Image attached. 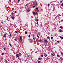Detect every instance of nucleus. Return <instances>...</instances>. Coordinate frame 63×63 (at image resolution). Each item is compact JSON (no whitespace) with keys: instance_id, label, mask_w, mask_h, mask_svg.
<instances>
[{"instance_id":"15","label":"nucleus","mask_w":63,"mask_h":63,"mask_svg":"<svg viewBox=\"0 0 63 63\" xmlns=\"http://www.w3.org/2000/svg\"><path fill=\"white\" fill-rule=\"evenodd\" d=\"M25 34H27V32H25Z\"/></svg>"},{"instance_id":"26","label":"nucleus","mask_w":63,"mask_h":63,"mask_svg":"<svg viewBox=\"0 0 63 63\" xmlns=\"http://www.w3.org/2000/svg\"><path fill=\"white\" fill-rule=\"evenodd\" d=\"M37 36L38 37V38H39V35H37Z\"/></svg>"},{"instance_id":"40","label":"nucleus","mask_w":63,"mask_h":63,"mask_svg":"<svg viewBox=\"0 0 63 63\" xmlns=\"http://www.w3.org/2000/svg\"><path fill=\"white\" fill-rule=\"evenodd\" d=\"M51 39H53V37H51Z\"/></svg>"},{"instance_id":"59","label":"nucleus","mask_w":63,"mask_h":63,"mask_svg":"<svg viewBox=\"0 0 63 63\" xmlns=\"http://www.w3.org/2000/svg\"><path fill=\"white\" fill-rule=\"evenodd\" d=\"M7 47V46H6V47Z\"/></svg>"},{"instance_id":"6","label":"nucleus","mask_w":63,"mask_h":63,"mask_svg":"<svg viewBox=\"0 0 63 63\" xmlns=\"http://www.w3.org/2000/svg\"><path fill=\"white\" fill-rule=\"evenodd\" d=\"M3 37L5 38V37H6V34H5L3 35Z\"/></svg>"},{"instance_id":"31","label":"nucleus","mask_w":63,"mask_h":63,"mask_svg":"<svg viewBox=\"0 0 63 63\" xmlns=\"http://www.w3.org/2000/svg\"><path fill=\"white\" fill-rule=\"evenodd\" d=\"M9 45H10V47H12V45H11V44H9Z\"/></svg>"},{"instance_id":"35","label":"nucleus","mask_w":63,"mask_h":63,"mask_svg":"<svg viewBox=\"0 0 63 63\" xmlns=\"http://www.w3.org/2000/svg\"><path fill=\"white\" fill-rule=\"evenodd\" d=\"M4 50H6V48H3Z\"/></svg>"},{"instance_id":"1","label":"nucleus","mask_w":63,"mask_h":63,"mask_svg":"<svg viewBox=\"0 0 63 63\" xmlns=\"http://www.w3.org/2000/svg\"><path fill=\"white\" fill-rule=\"evenodd\" d=\"M60 60H61L62 61V60H63V58L62 57H61L60 58V59H59Z\"/></svg>"},{"instance_id":"16","label":"nucleus","mask_w":63,"mask_h":63,"mask_svg":"<svg viewBox=\"0 0 63 63\" xmlns=\"http://www.w3.org/2000/svg\"><path fill=\"white\" fill-rule=\"evenodd\" d=\"M60 38H61V39H63V38L62 37V36H60Z\"/></svg>"},{"instance_id":"36","label":"nucleus","mask_w":63,"mask_h":63,"mask_svg":"<svg viewBox=\"0 0 63 63\" xmlns=\"http://www.w3.org/2000/svg\"><path fill=\"white\" fill-rule=\"evenodd\" d=\"M2 55H4V53H2Z\"/></svg>"},{"instance_id":"54","label":"nucleus","mask_w":63,"mask_h":63,"mask_svg":"<svg viewBox=\"0 0 63 63\" xmlns=\"http://www.w3.org/2000/svg\"><path fill=\"white\" fill-rule=\"evenodd\" d=\"M33 8H35V6H34L33 7Z\"/></svg>"},{"instance_id":"23","label":"nucleus","mask_w":63,"mask_h":63,"mask_svg":"<svg viewBox=\"0 0 63 63\" xmlns=\"http://www.w3.org/2000/svg\"><path fill=\"white\" fill-rule=\"evenodd\" d=\"M60 28H62V26H60L59 27Z\"/></svg>"},{"instance_id":"20","label":"nucleus","mask_w":63,"mask_h":63,"mask_svg":"<svg viewBox=\"0 0 63 63\" xmlns=\"http://www.w3.org/2000/svg\"><path fill=\"white\" fill-rule=\"evenodd\" d=\"M36 14V12H34L33 13V14L34 15H35V14Z\"/></svg>"},{"instance_id":"2","label":"nucleus","mask_w":63,"mask_h":63,"mask_svg":"<svg viewBox=\"0 0 63 63\" xmlns=\"http://www.w3.org/2000/svg\"><path fill=\"white\" fill-rule=\"evenodd\" d=\"M51 55L52 56H54V54L53 53H51Z\"/></svg>"},{"instance_id":"18","label":"nucleus","mask_w":63,"mask_h":63,"mask_svg":"<svg viewBox=\"0 0 63 63\" xmlns=\"http://www.w3.org/2000/svg\"><path fill=\"white\" fill-rule=\"evenodd\" d=\"M35 4H37V2L36 1L35 2Z\"/></svg>"},{"instance_id":"14","label":"nucleus","mask_w":63,"mask_h":63,"mask_svg":"<svg viewBox=\"0 0 63 63\" xmlns=\"http://www.w3.org/2000/svg\"><path fill=\"white\" fill-rule=\"evenodd\" d=\"M57 56L58 57H60V56L58 54L57 55Z\"/></svg>"},{"instance_id":"12","label":"nucleus","mask_w":63,"mask_h":63,"mask_svg":"<svg viewBox=\"0 0 63 63\" xmlns=\"http://www.w3.org/2000/svg\"><path fill=\"white\" fill-rule=\"evenodd\" d=\"M29 41L30 42H32V40H31V39H29Z\"/></svg>"},{"instance_id":"3","label":"nucleus","mask_w":63,"mask_h":63,"mask_svg":"<svg viewBox=\"0 0 63 63\" xmlns=\"http://www.w3.org/2000/svg\"><path fill=\"white\" fill-rule=\"evenodd\" d=\"M45 42L46 44H47V43H48V41H47V40H45Z\"/></svg>"},{"instance_id":"53","label":"nucleus","mask_w":63,"mask_h":63,"mask_svg":"<svg viewBox=\"0 0 63 63\" xmlns=\"http://www.w3.org/2000/svg\"><path fill=\"white\" fill-rule=\"evenodd\" d=\"M1 43L0 42V45H1Z\"/></svg>"},{"instance_id":"50","label":"nucleus","mask_w":63,"mask_h":63,"mask_svg":"<svg viewBox=\"0 0 63 63\" xmlns=\"http://www.w3.org/2000/svg\"><path fill=\"white\" fill-rule=\"evenodd\" d=\"M36 23L38 25V22H37V23Z\"/></svg>"},{"instance_id":"57","label":"nucleus","mask_w":63,"mask_h":63,"mask_svg":"<svg viewBox=\"0 0 63 63\" xmlns=\"http://www.w3.org/2000/svg\"><path fill=\"white\" fill-rule=\"evenodd\" d=\"M1 16H3V15H1Z\"/></svg>"},{"instance_id":"55","label":"nucleus","mask_w":63,"mask_h":63,"mask_svg":"<svg viewBox=\"0 0 63 63\" xmlns=\"http://www.w3.org/2000/svg\"><path fill=\"white\" fill-rule=\"evenodd\" d=\"M1 23H4L3 22H1Z\"/></svg>"},{"instance_id":"29","label":"nucleus","mask_w":63,"mask_h":63,"mask_svg":"<svg viewBox=\"0 0 63 63\" xmlns=\"http://www.w3.org/2000/svg\"><path fill=\"white\" fill-rule=\"evenodd\" d=\"M61 54L62 55V54H63V53L62 52H61Z\"/></svg>"},{"instance_id":"41","label":"nucleus","mask_w":63,"mask_h":63,"mask_svg":"<svg viewBox=\"0 0 63 63\" xmlns=\"http://www.w3.org/2000/svg\"><path fill=\"white\" fill-rule=\"evenodd\" d=\"M57 43H59V41H57Z\"/></svg>"},{"instance_id":"46","label":"nucleus","mask_w":63,"mask_h":63,"mask_svg":"<svg viewBox=\"0 0 63 63\" xmlns=\"http://www.w3.org/2000/svg\"><path fill=\"white\" fill-rule=\"evenodd\" d=\"M10 36V37H11L12 35L11 34H10L9 35Z\"/></svg>"},{"instance_id":"39","label":"nucleus","mask_w":63,"mask_h":63,"mask_svg":"<svg viewBox=\"0 0 63 63\" xmlns=\"http://www.w3.org/2000/svg\"><path fill=\"white\" fill-rule=\"evenodd\" d=\"M28 37H29V38H30V35H29Z\"/></svg>"},{"instance_id":"5","label":"nucleus","mask_w":63,"mask_h":63,"mask_svg":"<svg viewBox=\"0 0 63 63\" xmlns=\"http://www.w3.org/2000/svg\"><path fill=\"white\" fill-rule=\"evenodd\" d=\"M60 2L61 3H62V2H63V0H60Z\"/></svg>"},{"instance_id":"30","label":"nucleus","mask_w":63,"mask_h":63,"mask_svg":"<svg viewBox=\"0 0 63 63\" xmlns=\"http://www.w3.org/2000/svg\"><path fill=\"white\" fill-rule=\"evenodd\" d=\"M10 25L11 26H12V24H10Z\"/></svg>"},{"instance_id":"44","label":"nucleus","mask_w":63,"mask_h":63,"mask_svg":"<svg viewBox=\"0 0 63 63\" xmlns=\"http://www.w3.org/2000/svg\"><path fill=\"white\" fill-rule=\"evenodd\" d=\"M33 39H34V41H35V38H34V37H33Z\"/></svg>"},{"instance_id":"42","label":"nucleus","mask_w":63,"mask_h":63,"mask_svg":"<svg viewBox=\"0 0 63 63\" xmlns=\"http://www.w3.org/2000/svg\"><path fill=\"white\" fill-rule=\"evenodd\" d=\"M48 6H50V4H48Z\"/></svg>"},{"instance_id":"52","label":"nucleus","mask_w":63,"mask_h":63,"mask_svg":"<svg viewBox=\"0 0 63 63\" xmlns=\"http://www.w3.org/2000/svg\"><path fill=\"white\" fill-rule=\"evenodd\" d=\"M40 42H42V40L40 39Z\"/></svg>"},{"instance_id":"33","label":"nucleus","mask_w":63,"mask_h":63,"mask_svg":"<svg viewBox=\"0 0 63 63\" xmlns=\"http://www.w3.org/2000/svg\"><path fill=\"white\" fill-rule=\"evenodd\" d=\"M33 5H35V4H35V2H33Z\"/></svg>"},{"instance_id":"49","label":"nucleus","mask_w":63,"mask_h":63,"mask_svg":"<svg viewBox=\"0 0 63 63\" xmlns=\"http://www.w3.org/2000/svg\"><path fill=\"white\" fill-rule=\"evenodd\" d=\"M38 63H40V61H39L38 62Z\"/></svg>"},{"instance_id":"43","label":"nucleus","mask_w":63,"mask_h":63,"mask_svg":"<svg viewBox=\"0 0 63 63\" xmlns=\"http://www.w3.org/2000/svg\"><path fill=\"white\" fill-rule=\"evenodd\" d=\"M8 17H7V20H8Z\"/></svg>"},{"instance_id":"27","label":"nucleus","mask_w":63,"mask_h":63,"mask_svg":"<svg viewBox=\"0 0 63 63\" xmlns=\"http://www.w3.org/2000/svg\"><path fill=\"white\" fill-rule=\"evenodd\" d=\"M63 3H62V4H61V6H63Z\"/></svg>"},{"instance_id":"37","label":"nucleus","mask_w":63,"mask_h":63,"mask_svg":"<svg viewBox=\"0 0 63 63\" xmlns=\"http://www.w3.org/2000/svg\"><path fill=\"white\" fill-rule=\"evenodd\" d=\"M11 14H12V15H14V13H11Z\"/></svg>"},{"instance_id":"32","label":"nucleus","mask_w":63,"mask_h":63,"mask_svg":"<svg viewBox=\"0 0 63 63\" xmlns=\"http://www.w3.org/2000/svg\"><path fill=\"white\" fill-rule=\"evenodd\" d=\"M20 1V0H18V2L19 3V2Z\"/></svg>"},{"instance_id":"7","label":"nucleus","mask_w":63,"mask_h":63,"mask_svg":"<svg viewBox=\"0 0 63 63\" xmlns=\"http://www.w3.org/2000/svg\"><path fill=\"white\" fill-rule=\"evenodd\" d=\"M11 18L12 19L14 20V18H15V17H14L13 16H12H12L11 17Z\"/></svg>"},{"instance_id":"22","label":"nucleus","mask_w":63,"mask_h":63,"mask_svg":"<svg viewBox=\"0 0 63 63\" xmlns=\"http://www.w3.org/2000/svg\"><path fill=\"white\" fill-rule=\"evenodd\" d=\"M58 16H61V15H60V14H58Z\"/></svg>"},{"instance_id":"34","label":"nucleus","mask_w":63,"mask_h":63,"mask_svg":"<svg viewBox=\"0 0 63 63\" xmlns=\"http://www.w3.org/2000/svg\"><path fill=\"white\" fill-rule=\"evenodd\" d=\"M47 34L48 35H49V34H50V33H49V32H48Z\"/></svg>"},{"instance_id":"4","label":"nucleus","mask_w":63,"mask_h":63,"mask_svg":"<svg viewBox=\"0 0 63 63\" xmlns=\"http://www.w3.org/2000/svg\"><path fill=\"white\" fill-rule=\"evenodd\" d=\"M18 55H19V56H21L22 55V54H21L20 53L19 54H18Z\"/></svg>"},{"instance_id":"24","label":"nucleus","mask_w":63,"mask_h":63,"mask_svg":"<svg viewBox=\"0 0 63 63\" xmlns=\"http://www.w3.org/2000/svg\"><path fill=\"white\" fill-rule=\"evenodd\" d=\"M47 38L48 39H49V36H48V37H47Z\"/></svg>"},{"instance_id":"58","label":"nucleus","mask_w":63,"mask_h":63,"mask_svg":"<svg viewBox=\"0 0 63 63\" xmlns=\"http://www.w3.org/2000/svg\"><path fill=\"white\" fill-rule=\"evenodd\" d=\"M28 57H29V56H28Z\"/></svg>"},{"instance_id":"38","label":"nucleus","mask_w":63,"mask_h":63,"mask_svg":"<svg viewBox=\"0 0 63 63\" xmlns=\"http://www.w3.org/2000/svg\"><path fill=\"white\" fill-rule=\"evenodd\" d=\"M36 10H38V7L36 8Z\"/></svg>"},{"instance_id":"9","label":"nucleus","mask_w":63,"mask_h":63,"mask_svg":"<svg viewBox=\"0 0 63 63\" xmlns=\"http://www.w3.org/2000/svg\"><path fill=\"white\" fill-rule=\"evenodd\" d=\"M16 57H19V55H18V54H17L16 55Z\"/></svg>"},{"instance_id":"17","label":"nucleus","mask_w":63,"mask_h":63,"mask_svg":"<svg viewBox=\"0 0 63 63\" xmlns=\"http://www.w3.org/2000/svg\"><path fill=\"white\" fill-rule=\"evenodd\" d=\"M5 62L6 63H8V61L7 60H5Z\"/></svg>"},{"instance_id":"13","label":"nucleus","mask_w":63,"mask_h":63,"mask_svg":"<svg viewBox=\"0 0 63 63\" xmlns=\"http://www.w3.org/2000/svg\"><path fill=\"white\" fill-rule=\"evenodd\" d=\"M59 32H62V30L61 29H60L59 30Z\"/></svg>"},{"instance_id":"11","label":"nucleus","mask_w":63,"mask_h":63,"mask_svg":"<svg viewBox=\"0 0 63 63\" xmlns=\"http://www.w3.org/2000/svg\"><path fill=\"white\" fill-rule=\"evenodd\" d=\"M20 39L21 41H22V37H21V36H20Z\"/></svg>"},{"instance_id":"56","label":"nucleus","mask_w":63,"mask_h":63,"mask_svg":"<svg viewBox=\"0 0 63 63\" xmlns=\"http://www.w3.org/2000/svg\"><path fill=\"white\" fill-rule=\"evenodd\" d=\"M37 13H35V15H37Z\"/></svg>"},{"instance_id":"19","label":"nucleus","mask_w":63,"mask_h":63,"mask_svg":"<svg viewBox=\"0 0 63 63\" xmlns=\"http://www.w3.org/2000/svg\"><path fill=\"white\" fill-rule=\"evenodd\" d=\"M38 59L39 60H41V58H38Z\"/></svg>"},{"instance_id":"51","label":"nucleus","mask_w":63,"mask_h":63,"mask_svg":"<svg viewBox=\"0 0 63 63\" xmlns=\"http://www.w3.org/2000/svg\"><path fill=\"white\" fill-rule=\"evenodd\" d=\"M61 21L62 22V21H63V20H61Z\"/></svg>"},{"instance_id":"8","label":"nucleus","mask_w":63,"mask_h":63,"mask_svg":"<svg viewBox=\"0 0 63 63\" xmlns=\"http://www.w3.org/2000/svg\"><path fill=\"white\" fill-rule=\"evenodd\" d=\"M44 56H45V57H46V56H47V55H46V54H45V53H44Z\"/></svg>"},{"instance_id":"10","label":"nucleus","mask_w":63,"mask_h":63,"mask_svg":"<svg viewBox=\"0 0 63 63\" xmlns=\"http://www.w3.org/2000/svg\"><path fill=\"white\" fill-rule=\"evenodd\" d=\"M35 20L36 21H38V19H35Z\"/></svg>"},{"instance_id":"25","label":"nucleus","mask_w":63,"mask_h":63,"mask_svg":"<svg viewBox=\"0 0 63 63\" xmlns=\"http://www.w3.org/2000/svg\"><path fill=\"white\" fill-rule=\"evenodd\" d=\"M18 32L17 31H15V32H16V33H17Z\"/></svg>"},{"instance_id":"28","label":"nucleus","mask_w":63,"mask_h":63,"mask_svg":"<svg viewBox=\"0 0 63 63\" xmlns=\"http://www.w3.org/2000/svg\"><path fill=\"white\" fill-rule=\"evenodd\" d=\"M38 34L39 35H40V32H38Z\"/></svg>"},{"instance_id":"45","label":"nucleus","mask_w":63,"mask_h":63,"mask_svg":"<svg viewBox=\"0 0 63 63\" xmlns=\"http://www.w3.org/2000/svg\"><path fill=\"white\" fill-rule=\"evenodd\" d=\"M27 5H28L27 4H26V6H27Z\"/></svg>"},{"instance_id":"21","label":"nucleus","mask_w":63,"mask_h":63,"mask_svg":"<svg viewBox=\"0 0 63 63\" xmlns=\"http://www.w3.org/2000/svg\"><path fill=\"white\" fill-rule=\"evenodd\" d=\"M15 41H17V39H16L15 40Z\"/></svg>"},{"instance_id":"47","label":"nucleus","mask_w":63,"mask_h":63,"mask_svg":"<svg viewBox=\"0 0 63 63\" xmlns=\"http://www.w3.org/2000/svg\"><path fill=\"white\" fill-rule=\"evenodd\" d=\"M41 56V57H43V55H42Z\"/></svg>"},{"instance_id":"48","label":"nucleus","mask_w":63,"mask_h":63,"mask_svg":"<svg viewBox=\"0 0 63 63\" xmlns=\"http://www.w3.org/2000/svg\"><path fill=\"white\" fill-rule=\"evenodd\" d=\"M15 13H16V11H15Z\"/></svg>"}]
</instances>
